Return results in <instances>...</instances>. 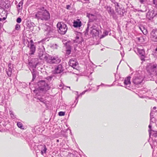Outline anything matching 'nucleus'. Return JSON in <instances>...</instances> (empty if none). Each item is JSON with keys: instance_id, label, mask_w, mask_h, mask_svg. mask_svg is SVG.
<instances>
[{"instance_id": "nucleus-39", "label": "nucleus", "mask_w": 157, "mask_h": 157, "mask_svg": "<svg viewBox=\"0 0 157 157\" xmlns=\"http://www.w3.org/2000/svg\"><path fill=\"white\" fill-rule=\"evenodd\" d=\"M71 47H69V49L67 50V53L68 54H70L71 52Z\"/></svg>"}, {"instance_id": "nucleus-41", "label": "nucleus", "mask_w": 157, "mask_h": 157, "mask_svg": "<svg viewBox=\"0 0 157 157\" xmlns=\"http://www.w3.org/2000/svg\"><path fill=\"white\" fill-rule=\"evenodd\" d=\"M21 21V18L20 17H18L16 20L17 22L18 23H20Z\"/></svg>"}, {"instance_id": "nucleus-45", "label": "nucleus", "mask_w": 157, "mask_h": 157, "mask_svg": "<svg viewBox=\"0 0 157 157\" xmlns=\"http://www.w3.org/2000/svg\"><path fill=\"white\" fill-rule=\"evenodd\" d=\"M156 109V107H154L152 109V111L154 112H155L156 111L155 109Z\"/></svg>"}, {"instance_id": "nucleus-54", "label": "nucleus", "mask_w": 157, "mask_h": 157, "mask_svg": "<svg viewBox=\"0 0 157 157\" xmlns=\"http://www.w3.org/2000/svg\"><path fill=\"white\" fill-rule=\"evenodd\" d=\"M34 91H36V90H34Z\"/></svg>"}, {"instance_id": "nucleus-19", "label": "nucleus", "mask_w": 157, "mask_h": 157, "mask_svg": "<svg viewBox=\"0 0 157 157\" xmlns=\"http://www.w3.org/2000/svg\"><path fill=\"white\" fill-rule=\"evenodd\" d=\"M87 16L89 18V21L88 23L90 22L91 24V22L95 20L96 18V17L95 15L87 13Z\"/></svg>"}, {"instance_id": "nucleus-9", "label": "nucleus", "mask_w": 157, "mask_h": 157, "mask_svg": "<svg viewBox=\"0 0 157 157\" xmlns=\"http://www.w3.org/2000/svg\"><path fill=\"white\" fill-rule=\"evenodd\" d=\"M28 47L29 48V54L33 55L34 54L36 50V47L34 45V43L32 40H30V42H28Z\"/></svg>"}, {"instance_id": "nucleus-28", "label": "nucleus", "mask_w": 157, "mask_h": 157, "mask_svg": "<svg viewBox=\"0 0 157 157\" xmlns=\"http://www.w3.org/2000/svg\"><path fill=\"white\" fill-rule=\"evenodd\" d=\"M17 125L21 129H24V127L22 123L20 122H17Z\"/></svg>"}, {"instance_id": "nucleus-50", "label": "nucleus", "mask_w": 157, "mask_h": 157, "mask_svg": "<svg viewBox=\"0 0 157 157\" xmlns=\"http://www.w3.org/2000/svg\"><path fill=\"white\" fill-rule=\"evenodd\" d=\"M121 56H124V55H123V54H122V53L121 52Z\"/></svg>"}, {"instance_id": "nucleus-17", "label": "nucleus", "mask_w": 157, "mask_h": 157, "mask_svg": "<svg viewBox=\"0 0 157 157\" xmlns=\"http://www.w3.org/2000/svg\"><path fill=\"white\" fill-rule=\"evenodd\" d=\"M154 11L153 10H149L147 13V17L149 20L152 19L155 15V13H154Z\"/></svg>"}, {"instance_id": "nucleus-24", "label": "nucleus", "mask_w": 157, "mask_h": 157, "mask_svg": "<svg viewBox=\"0 0 157 157\" xmlns=\"http://www.w3.org/2000/svg\"><path fill=\"white\" fill-rule=\"evenodd\" d=\"M106 10L109 14H113L114 13L113 10L112 9L110 6H107L106 7Z\"/></svg>"}, {"instance_id": "nucleus-43", "label": "nucleus", "mask_w": 157, "mask_h": 157, "mask_svg": "<svg viewBox=\"0 0 157 157\" xmlns=\"http://www.w3.org/2000/svg\"><path fill=\"white\" fill-rule=\"evenodd\" d=\"M153 3L155 5V6L157 7V0H153Z\"/></svg>"}, {"instance_id": "nucleus-42", "label": "nucleus", "mask_w": 157, "mask_h": 157, "mask_svg": "<svg viewBox=\"0 0 157 157\" xmlns=\"http://www.w3.org/2000/svg\"><path fill=\"white\" fill-rule=\"evenodd\" d=\"M101 85H102V86H105V85H104V84H101V85H98V86H96V90H95V91H97V90H98V89H99V86H101Z\"/></svg>"}, {"instance_id": "nucleus-2", "label": "nucleus", "mask_w": 157, "mask_h": 157, "mask_svg": "<svg viewBox=\"0 0 157 157\" xmlns=\"http://www.w3.org/2000/svg\"><path fill=\"white\" fill-rule=\"evenodd\" d=\"M35 18L38 20H48L50 18V14L47 10H41L38 11L35 14Z\"/></svg>"}, {"instance_id": "nucleus-29", "label": "nucleus", "mask_w": 157, "mask_h": 157, "mask_svg": "<svg viewBox=\"0 0 157 157\" xmlns=\"http://www.w3.org/2000/svg\"><path fill=\"white\" fill-rule=\"evenodd\" d=\"M87 69L88 70L87 73L88 74L90 73V75L94 71V69L92 67L90 68H87Z\"/></svg>"}, {"instance_id": "nucleus-35", "label": "nucleus", "mask_w": 157, "mask_h": 157, "mask_svg": "<svg viewBox=\"0 0 157 157\" xmlns=\"http://www.w3.org/2000/svg\"><path fill=\"white\" fill-rule=\"evenodd\" d=\"M109 32L107 31H105L103 33V35L102 36L103 37H104L108 34Z\"/></svg>"}, {"instance_id": "nucleus-40", "label": "nucleus", "mask_w": 157, "mask_h": 157, "mask_svg": "<svg viewBox=\"0 0 157 157\" xmlns=\"http://www.w3.org/2000/svg\"><path fill=\"white\" fill-rule=\"evenodd\" d=\"M148 0H140V2L141 3H146L147 1Z\"/></svg>"}, {"instance_id": "nucleus-48", "label": "nucleus", "mask_w": 157, "mask_h": 157, "mask_svg": "<svg viewBox=\"0 0 157 157\" xmlns=\"http://www.w3.org/2000/svg\"><path fill=\"white\" fill-rule=\"evenodd\" d=\"M89 0H82V2H83L84 1H88Z\"/></svg>"}, {"instance_id": "nucleus-14", "label": "nucleus", "mask_w": 157, "mask_h": 157, "mask_svg": "<svg viewBox=\"0 0 157 157\" xmlns=\"http://www.w3.org/2000/svg\"><path fill=\"white\" fill-rule=\"evenodd\" d=\"M38 56L40 59H45L46 61V59L48 57L45 54L44 52L41 49L39 50Z\"/></svg>"}, {"instance_id": "nucleus-4", "label": "nucleus", "mask_w": 157, "mask_h": 157, "mask_svg": "<svg viewBox=\"0 0 157 157\" xmlns=\"http://www.w3.org/2000/svg\"><path fill=\"white\" fill-rule=\"evenodd\" d=\"M46 61L49 63L57 64L59 63L61 61V59L56 56H48L46 59Z\"/></svg>"}, {"instance_id": "nucleus-31", "label": "nucleus", "mask_w": 157, "mask_h": 157, "mask_svg": "<svg viewBox=\"0 0 157 157\" xmlns=\"http://www.w3.org/2000/svg\"><path fill=\"white\" fill-rule=\"evenodd\" d=\"M37 99H38L40 101L44 103H45L46 102L45 100L43 98H38Z\"/></svg>"}, {"instance_id": "nucleus-55", "label": "nucleus", "mask_w": 157, "mask_h": 157, "mask_svg": "<svg viewBox=\"0 0 157 157\" xmlns=\"http://www.w3.org/2000/svg\"><path fill=\"white\" fill-rule=\"evenodd\" d=\"M154 140H155V139H154Z\"/></svg>"}, {"instance_id": "nucleus-27", "label": "nucleus", "mask_w": 157, "mask_h": 157, "mask_svg": "<svg viewBox=\"0 0 157 157\" xmlns=\"http://www.w3.org/2000/svg\"><path fill=\"white\" fill-rule=\"evenodd\" d=\"M139 29L142 32V33L144 34H146L147 33V32L146 29H145L144 27L142 26L139 27Z\"/></svg>"}, {"instance_id": "nucleus-26", "label": "nucleus", "mask_w": 157, "mask_h": 157, "mask_svg": "<svg viewBox=\"0 0 157 157\" xmlns=\"http://www.w3.org/2000/svg\"><path fill=\"white\" fill-rule=\"evenodd\" d=\"M23 4V2L21 1H20L18 5H17V7L19 11H20L22 9Z\"/></svg>"}, {"instance_id": "nucleus-30", "label": "nucleus", "mask_w": 157, "mask_h": 157, "mask_svg": "<svg viewBox=\"0 0 157 157\" xmlns=\"http://www.w3.org/2000/svg\"><path fill=\"white\" fill-rule=\"evenodd\" d=\"M9 113L10 116L12 118L14 119L16 118V116L14 115L12 111H10Z\"/></svg>"}, {"instance_id": "nucleus-53", "label": "nucleus", "mask_w": 157, "mask_h": 157, "mask_svg": "<svg viewBox=\"0 0 157 157\" xmlns=\"http://www.w3.org/2000/svg\"><path fill=\"white\" fill-rule=\"evenodd\" d=\"M101 50H103V49H101Z\"/></svg>"}, {"instance_id": "nucleus-25", "label": "nucleus", "mask_w": 157, "mask_h": 157, "mask_svg": "<svg viewBox=\"0 0 157 157\" xmlns=\"http://www.w3.org/2000/svg\"><path fill=\"white\" fill-rule=\"evenodd\" d=\"M82 40V38L76 36L75 37V39L74 40V42L78 43H80Z\"/></svg>"}, {"instance_id": "nucleus-18", "label": "nucleus", "mask_w": 157, "mask_h": 157, "mask_svg": "<svg viewBox=\"0 0 157 157\" xmlns=\"http://www.w3.org/2000/svg\"><path fill=\"white\" fill-rule=\"evenodd\" d=\"M149 130L150 137L151 138L152 140L154 139V138H156L157 136V132L156 131H152L150 128Z\"/></svg>"}, {"instance_id": "nucleus-1", "label": "nucleus", "mask_w": 157, "mask_h": 157, "mask_svg": "<svg viewBox=\"0 0 157 157\" xmlns=\"http://www.w3.org/2000/svg\"><path fill=\"white\" fill-rule=\"evenodd\" d=\"M90 31V33L93 36H98L99 33V29L98 25L95 24L92 25L90 24V22L87 24V27L86 30V33H87L88 30Z\"/></svg>"}, {"instance_id": "nucleus-33", "label": "nucleus", "mask_w": 157, "mask_h": 157, "mask_svg": "<svg viewBox=\"0 0 157 157\" xmlns=\"http://www.w3.org/2000/svg\"><path fill=\"white\" fill-rule=\"evenodd\" d=\"M58 114L59 116H63L65 114V113L63 112L60 111L59 113Z\"/></svg>"}, {"instance_id": "nucleus-32", "label": "nucleus", "mask_w": 157, "mask_h": 157, "mask_svg": "<svg viewBox=\"0 0 157 157\" xmlns=\"http://www.w3.org/2000/svg\"><path fill=\"white\" fill-rule=\"evenodd\" d=\"M85 93V92H83L81 94H80L79 95H78V92H77V91L76 92V94L78 95L77 97L76 98V100H77L78 99V97H79L80 95L81 96L82 95L84 94Z\"/></svg>"}, {"instance_id": "nucleus-37", "label": "nucleus", "mask_w": 157, "mask_h": 157, "mask_svg": "<svg viewBox=\"0 0 157 157\" xmlns=\"http://www.w3.org/2000/svg\"><path fill=\"white\" fill-rule=\"evenodd\" d=\"M20 28V26L19 25L17 24L15 26V29L16 30H18Z\"/></svg>"}, {"instance_id": "nucleus-52", "label": "nucleus", "mask_w": 157, "mask_h": 157, "mask_svg": "<svg viewBox=\"0 0 157 157\" xmlns=\"http://www.w3.org/2000/svg\"><path fill=\"white\" fill-rule=\"evenodd\" d=\"M41 41H40V42H39V43H41Z\"/></svg>"}, {"instance_id": "nucleus-56", "label": "nucleus", "mask_w": 157, "mask_h": 157, "mask_svg": "<svg viewBox=\"0 0 157 157\" xmlns=\"http://www.w3.org/2000/svg\"><path fill=\"white\" fill-rule=\"evenodd\" d=\"M105 86H108V85H106Z\"/></svg>"}, {"instance_id": "nucleus-15", "label": "nucleus", "mask_w": 157, "mask_h": 157, "mask_svg": "<svg viewBox=\"0 0 157 157\" xmlns=\"http://www.w3.org/2000/svg\"><path fill=\"white\" fill-rule=\"evenodd\" d=\"M8 69L6 70V72L9 76H10L12 74V70L13 69V64L9 63L8 64Z\"/></svg>"}, {"instance_id": "nucleus-34", "label": "nucleus", "mask_w": 157, "mask_h": 157, "mask_svg": "<svg viewBox=\"0 0 157 157\" xmlns=\"http://www.w3.org/2000/svg\"><path fill=\"white\" fill-rule=\"evenodd\" d=\"M52 77H53L52 76H48L46 77V79H47L49 82H50L52 80Z\"/></svg>"}, {"instance_id": "nucleus-6", "label": "nucleus", "mask_w": 157, "mask_h": 157, "mask_svg": "<svg viewBox=\"0 0 157 157\" xmlns=\"http://www.w3.org/2000/svg\"><path fill=\"white\" fill-rule=\"evenodd\" d=\"M42 26L44 30L45 33L48 36L51 37L52 35H54L55 31L54 29H52L50 26L44 24H43Z\"/></svg>"}, {"instance_id": "nucleus-22", "label": "nucleus", "mask_w": 157, "mask_h": 157, "mask_svg": "<svg viewBox=\"0 0 157 157\" xmlns=\"http://www.w3.org/2000/svg\"><path fill=\"white\" fill-rule=\"evenodd\" d=\"M154 113L155 112H154L151 111L150 113V124L148 126V127L150 128H151L152 123H153L154 121H155V119L153 117Z\"/></svg>"}, {"instance_id": "nucleus-44", "label": "nucleus", "mask_w": 157, "mask_h": 157, "mask_svg": "<svg viewBox=\"0 0 157 157\" xmlns=\"http://www.w3.org/2000/svg\"><path fill=\"white\" fill-rule=\"evenodd\" d=\"M59 87L60 89H61L63 88V85L62 84H60L59 85Z\"/></svg>"}, {"instance_id": "nucleus-20", "label": "nucleus", "mask_w": 157, "mask_h": 157, "mask_svg": "<svg viewBox=\"0 0 157 157\" xmlns=\"http://www.w3.org/2000/svg\"><path fill=\"white\" fill-rule=\"evenodd\" d=\"M6 12L4 10L3 8H2L1 6H0V21H1L2 19L4 20H5L6 18L5 17H3L2 18L1 17H2L4 16V15H6Z\"/></svg>"}, {"instance_id": "nucleus-10", "label": "nucleus", "mask_w": 157, "mask_h": 157, "mask_svg": "<svg viewBox=\"0 0 157 157\" xmlns=\"http://www.w3.org/2000/svg\"><path fill=\"white\" fill-rule=\"evenodd\" d=\"M63 70V69L62 65L59 64L55 67L53 72L54 74H59L62 72Z\"/></svg>"}, {"instance_id": "nucleus-36", "label": "nucleus", "mask_w": 157, "mask_h": 157, "mask_svg": "<svg viewBox=\"0 0 157 157\" xmlns=\"http://www.w3.org/2000/svg\"><path fill=\"white\" fill-rule=\"evenodd\" d=\"M43 148H44L42 149V150L43 151L44 153H45L46 152V150H47L46 146L45 145H44L43 146Z\"/></svg>"}, {"instance_id": "nucleus-46", "label": "nucleus", "mask_w": 157, "mask_h": 157, "mask_svg": "<svg viewBox=\"0 0 157 157\" xmlns=\"http://www.w3.org/2000/svg\"><path fill=\"white\" fill-rule=\"evenodd\" d=\"M32 73H33V80L35 78H36V76L33 73V72H32Z\"/></svg>"}, {"instance_id": "nucleus-47", "label": "nucleus", "mask_w": 157, "mask_h": 157, "mask_svg": "<svg viewBox=\"0 0 157 157\" xmlns=\"http://www.w3.org/2000/svg\"><path fill=\"white\" fill-rule=\"evenodd\" d=\"M70 7V6L69 5H67V9H68Z\"/></svg>"}, {"instance_id": "nucleus-23", "label": "nucleus", "mask_w": 157, "mask_h": 157, "mask_svg": "<svg viewBox=\"0 0 157 157\" xmlns=\"http://www.w3.org/2000/svg\"><path fill=\"white\" fill-rule=\"evenodd\" d=\"M82 25V22L79 19H77V20L74 21L73 22V26L75 27H80Z\"/></svg>"}, {"instance_id": "nucleus-51", "label": "nucleus", "mask_w": 157, "mask_h": 157, "mask_svg": "<svg viewBox=\"0 0 157 157\" xmlns=\"http://www.w3.org/2000/svg\"><path fill=\"white\" fill-rule=\"evenodd\" d=\"M56 142H59V140H56Z\"/></svg>"}, {"instance_id": "nucleus-7", "label": "nucleus", "mask_w": 157, "mask_h": 157, "mask_svg": "<svg viewBox=\"0 0 157 157\" xmlns=\"http://www.w3.org/2000/svg\"><path fill=\"white\" fill-rule=\"evenodd\" d=\"M147 69L151 74L157 75V64H150L147 66Z\"/></svg>"}, {"instance_id": "nucleus-21", "label": "nucleus", "mask_w": 157, "mask_h": 157, "mask_svg": "<svg viewBox=\"0 0 157 157\" xmlns=\"http://www.w3.org/2000/svg\"><path fill=\"white\" fill-rule=\"evenodd\" d=\"M134 51L136 53H138L140 55H143L145 54L144 50L141 48L140 47V48H137L135 49Z\"/></svg>"}, {"instance_id": "nucleus-3", "label": "nucleus", "mask_w": 157, "mask_h": 157, "mask_svg": "<svg viewBox=\"0 0 157 157\" xmlns=\"http://www.w3.org/2000/svg\"><path fill=\"white\" fill-rule=\"evenodd\" d=\"M38 90L40 91H46L50 88L48 83L44 80H40L38 82Z\"/></svg>"}, {"instance_id": "nucleus-5", "label": "nucleus", "mask_w": 157, "mask_h": 157, "mask_svg": "<svg viewBox=\"0 0 157 157\" xmlns=\"http://www.w3.org/2000/svg\"><path fill=\"white\" fill-rule=\"evenodd\" d=\"M57 27L58 32L62 35L65 34L67 29V25L62 22H58L57 25Z\"/></svg>"}, {"instance_id": "nucleus-11", "label": "nucleus", "mask_w": 157, "mask_h": 157, "mask_svg": "<svg viewBox=\"0 0 157 157\" xmlns=\"http://www.w3.org/2000/svg\"><path fill=\"white\" fill-rule=\"evenodd\" d=\"M69 65L74 69H76L78 63L77 60L75 59H70L69 63Z\"/></svg>"}, {"instance_id": "nucleus-13", "label": "nucleus", "mask_w": 157, "mask_h": 157, "mask_svg": "<svg viewBox=\"0 0 157 157\" xmlns=\"http://www.w3.org/2000/svg\"><path fill=\"white\" fill-rule=\"evenodd\" d=\"M130 78L131 77L128 76L124 80V87L127 89H128V88L131 85Z\"/></svg>"}, {"instance_id": "nucleus-49", "label": "nucleus", "mask_w": 157, "mask_h": 157, "mask_svg": "<svg viewBox=\"0 0 157 157\" xmlns=\"http://www.w3.org/2000/svg\"><path fill=\"white\" fill-rule=\"evenodd\" d=\"M43 152H44V151H42H42H41V154H43Z\"/></svg>"}, {"instance_id": "nucleus-16", "label": "nucleus", "mask_w": 157, "mask_h": 157, "mask_svg": "<svg viewBox=\"0 0 157 157\" xmlns=\"http://www.w3.org/2000/svg\"><path fill=\"white\" fill-rule=\"evenodd\" d=\"M112 2L115 5V10L118 13H120L121 9V6L118 2H115L114 0H113Z\"/></svg>"}, {"instance_id": "nucleus-12", "label": "nucleus", "mask_w": 157, "mask_h": 157, "mask_svg": "<svg viewBox=\"0 0 157 157\" xmlns=\"http://www.w3.org/2000/svg\"><path fill=\"white\" fill-rule=\"evenodd\" d=\"M151 38L154 41H157V29H153L151 33Z\"/></svg>"}, {"instance_id": "nucleus-8", "label": "nucleus", "mask_w": 157, "mask_h": 157, "mask_svg": "<svg viewBox=\"0 0 157 157\" xmlns=\"http://www.w3.org/2000/svg\"><path fill=\"white\" fill-rule=\"evenodd\" d=\"M144 79V77L142 75H138L133 77L132 78L133 82L136 85L140 84Z\"/></svg>"}, {"instance_id": "nucleus-38", "label": "nucleus", "mask_w": 157, "mask_h": 157, "mask_svg": "<svg viewBox=\"0 0 157 157\" xmlns=\"http://www.w3.org/2000/svg\"><path fill=\"white\" fill-rule=\"evenodd\" d=\"M140 58L141 59L142 61H144L145 60V56H144V55H140Z\"/></svg>"}]
</instances>
